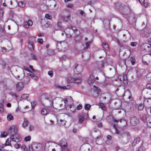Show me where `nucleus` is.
<instances>
[{
  "mask_svg": "<svg viewBox=\"0 0 151 151\" xmlns=\"http://www.w3.org/2000/svg\"><path fill=\"white\" fill-rule=\"evenodd\" d=\"M67 81L68 83H74L79 84L81 82V79L80 77L74 78L72 77H69L67 79Z\"/></svg>",
  "mask_w": 151,
  "mask_h": 151,
  "instance_id": "7ed1b4c3",
  "label": "nucleus"
},
{
  "mask_svg": "<svg viewBox=\"0 0 151 151\" xmlns=\"http://www.w3.org/2000/svg\"><path fill=\"white\" fill-rule=\"evenodd\" d=\"M110 21L108 19H106L104 20L103 23L105 27H107V28L110 27Z\"/></svg>",
  "mask_w": 151,
  "mask_h": 151,
  "instance_id": "a211bd4d",
  "label": "nucleus"
},
{
  "mask_svg": "<svg viewBox=\"0 0 151 151\" xmlns=\"http://www.w3.org/2000/svg\"><path fill=\"white\" fill-rule=\"evenodd\" d=\"M10 139H7L5 143V144H4V145H5V146H11V140Z\"/></svg>",
  "mask_w": 151,
  "mask_h": 151,
  "instance_id": "393cba45",
  "label": "nucleus"
},
{
  "mask_svg": "<svg viewBox=\"0 0 151 151\" xmlns=\"http://www.w3.org/2000/svg\"><path fill=\"white\" fill-rule=\"evenodd\" d=\"M147 79L148 81L151 82V73H149L147 74Z\"/></svg>",
  "mask_w": 151,
  "mask_h": 151,
  "instance_id": "4c0bfd02",
  "label": "nucleus"
},
{
  "mask_svg": "<svg viewBox=\"0 0 151 151\" xmlns=\"http://www.w3.org/2000/svg\"><path fill=\"white\" fill-rule=\"evenodd\" d=\"M19 6L21 7H23L25 6V4L22 1L19 2L18 3Z\"/></svg>",
  "mask_w": 151,
  "mask_h": 151,
  "instance_id": "603ef678",
  "label": "nucleus"
},
{
  "mask_svg": "<svg viewBox=\"0 0 151 151\" xmlns=\"http://www.w3.org/2000/svg\"><path fill=\"white\" fill-rule=\"evenodd\" d=\"M151 44L150 45L148 44L144 43L142 46L141 47L142 49L146 52H149L151 50Z\"/></svg>",
  "mask_w": 151,
  "mask_h": 151,
  "instance_id": "9d476101",
  "label": "nucleus"
},
{
  "mask_svg": "<svg viewBox=\"0 0 151 151\" xmlns=\"http://www.w3.org/2000/svg\"><path fill=\"white\" fill-rule=\"evenodd\" d=\"M84 116V115L83 114L78 115V117L79 120V123H81L83 122L85 119Z\"/></svg>",
  "mask_w": 151,
  "mask_h": 151,
  "instance_id": "6ab92c4d",
  "label": "nucleus"
},
{
  "mask_svg": "<svg viewBox=\"0 0 151 151\" xmlns=\"http://www.w3.org/2000/svg\"><path fill=\"white\" fill-rule=\"evenodd\" d=\"M31 137L30 136H28L24 138V141L27 142L30 141L31 140Z\"/></svg>",
  "mask_w": 151,
  "mask_h": 151,
  "instance_id": "473e14b6",
  "label": "nucleus"
},
{
  "mask_svg": "<svg viewBox=\"0 0 151 151\" xmlns=\"http://www.w3.org/2000/svg\"><path fill=\"white\" fill-rule=\"evenodd\" d=\"M28 47L29 49L31 51L33 50L34 49L33 43L32 42H31V43H29L28 45Z\"/></svg>",
  "mask_w": 151,
  "mask_h": 151,
  "instance_id": "b1692460",
  "label": "nucleus"
},
{
  "mask_svg": "<svg viewBox=\"0 0 151 151\" xmlns=\"http://www.w3.org/2000/svg\"><path fill=\"white\" fill-rule=\"evenodd\" d=\"M1 64L2 65V68L3 69H5L6 68V67L7 65H6V64L5 62L2 61Z\"/></svg>",
  "mask_w": 151,
  "mask_h": 151,
  "instance_id": "3c124183",
  "label": "nucleus"
},
{
  "mask_svg": "<svg viewBox=\"0 0 151 151\" xmlns=\"http://www.w3.org/2000/svg\"><path fill=\"white\" fill-rule=\"evenodd\" d=\"M82 106L81 105L79 104L77 107L76 109L77 110H80L82 109Z\"/></svg>",
  "mask_w": 151,
  "mask_h": 151,
  "instance_id": "69168bd1",
  "label": "nucleus"
},
{
  "mask_svg": "<svg viewBox=\"0 0 151 151\" xmlns=\"http://www.w3.org/2000/svg\"><path fill=\"white\" fill-rule=\"evenodd\" d=\"M31 78L35 80H37L39 79L38 77L35 76L34 74L32 75Z\"/></svg>",
  "mask_w": 151,
  "mask_h": 151,
  "instance_id": "052dcab7",
  "label": "nucleus"
},
{
  "mask_svg": "<svg viewBox=\"0 0 151 151\" xmlns=\"http://www.w3.org/2000/svg\"><path fill=\"white\" fill-rule=\"evenodd\" d=\"M95 81L93 75H90L88 80V84L91 85H92Z\"/></svg>",
  "mask_w": 151,
  "mask_h": 151,
  "instance_id": "dca6fc26",
  "label": "nucleus"
},
{
  "mask_svg": "<svg viewBox=\"0 0 151 151\" xmlns=\"http://www.w3.org/2000/svg\"><path fill=\"white\" fill-rule=\"evenodd\" d=\"M29 26H32L33 24L32 21L31 20H29L27 22Z\"/></svg>",
  "mask_w": 151,
  "mask_h": 151,
  "instance_id": "13d9d810",
  "label": "nucleus"
},
{
  "mask_svg": "<svg viewBox=\"0 0 151 151\" xmlns=\"http://www.w3.org/2000/svg\"><path fill=\"white\" fill-rule=\"evenodd\" d=\"M4 30V24H0V32H3Z\"/></svg>",
  "mask_w": 151,
  "mask_h": 151,
  "instance_id": "8fccbe9b",
  "label": "nucleus"
},
{
  "mask_svg": "<svg viewBox=\"0 0 151 151\" xmlns=\"http://www.w3.org/2000/svg\"><path fill=\"white\" fill-rule=\"evenodd\" d=\"M90 146L88 145H87L84 148V150L82 151H90Z\"/></svg>",
  "mask_w": 151,
  "mask_h": 151,
  "instance_id": "a19ab883",
  "label": "nucleus"
},
{
  "mask_svg": "<svg viewBox=\"0 0 151 151\" xmlns=\"http://www.w3.org/2000/svg\"><path fill=\"white\" fill-rule=\"evenodd\" d=\"M45 18L48 19H51L52 18V17L48 14H46L45 15Z\"/></svg>",
  "mask_w": 151,
  "mask_h": 151,
  "instance_id": "864d4df0",
  "label": "nucleus"
},
{
  "mask_svg": "<svg viewBox=\"0 0 151 151\" xmlns=\"http://www.w3.org/2000/svg\"><path fill=\"white\" fill-rule=\"evenodd\" d=\"M144 107V106L142 104H140L138 106V109L139 110L141 111L143 109Z\"/></svg>",
  "mask_w": 151,
  "mask_h": 151,
  "instance_id": "49530a36",
  "label": "nucleus"
},
{
  "mask_svg": "<svg viewBox=\"0 0 151 151\" xmlns=\"http://www.w3.org/2000/svg\"><path fill=\"white\" fill-rule=\"evenodd\" d=\"M29 96V95L28 94H24L21 95V97L24 99H27Z\"/></svg>",
  "mask_w": 151,
  "mask_h": 151,
  "instance_id": "72a5a7b5",
  "label": "nucleus"
},
{
  "mask_svg": "<svg viewBox=\"0 0 151 151\" xmlns=\"http://www.w3.org/2000/svg\"><path fill=\"white\" fill-rule=\"evenodd\" d=\"M91 105L88 104H86L84 106V109L86 110H88L91 107Z\"/></svg>",
  "mask_w": 151,
  "mask_h": 151,
  "instance_id": "e433bc0d",
  "label": "nucleus"
},
{
  "mask_svg": "<svg viewBox=\"0 0 151 151\" xmlns=\"http://www.w3.org/2000/svg\"><path fill=\"white\" fill-rule=\"evenodd\" d=\"M131 61L132 65H133L135 63V60L134 58L133 57H132L130 59Z\"/></svg>",
  "mask_w": 151,
  "mask_h": 151,
  "instance_id": "6e6d98bb",
  "label": "nucleus"
},
{
  "mask_svg": "<svg viewBox=\"0 0 151 151\" xmlns=\"http://www.w3.org/2000/svg\"><path fill=\"white\" fill-rule=\"evenodd\" d=\"M37 42L40 43L42 44L43 42V40L42 39L39 38L37 40Z\"/></svg>",
  "mask_w": 151,
  "mask_h": 151,
  "instance_id": "338daca9",
  "label": "nucleus"
},
{
  "mask_svg": "<svg viewBox=\"0 0 151 151\" xmlns=\"http://www.w3.org/2000/svg\"><path fill=\"white\" fill-rule=\"evenodd\" d=\"M73 101V99L70 96H67L65 99L63 100L65 105H66L68 102L72 103Z\"/></svg>",
  "mask_w": 151,
  "mask_h": 151,
  "instance_id": "2eb2a0df",
  "label": "nucleus"
},
{
  "mask_svg": "<svg viewBox=\"0 0 151 151\" xmlns=\"http://www.w3.org/2000/svg\"><path fill=\"white\" fill-rule=\"evenodd\" d=\"M48 74L51 77H52L53 76V72L51 70H50L48 71Z\"/></svg>",
  "mask_w": 151,
  "mask_h": 151,
  "instance_id": "774afa93",
  "label": "nucleus"
},
{
  "mask_svg": "<svg viewBox=\"0 0 151 151\" xmlns=\"http://www.w3.org/2000/svg\"><path fill=\"white\" fill-rule=\"evenodd\" d=\"M104 48L106 50H109V46L108 45L105 43H103L102 44Z\"/></svg>",
  "mask_w": 151,
  "mask_h": 151,
  "instance_id": "58836bf2",
  "label": "nucleus"
},
{
  "mask_svg": "<svg viewBox=\"0 0 151 151\" xmlns=\"http://www.w3.org/2000/svg\"><path fill=\"white\" fill-rule=\"evenodd\" d=\"M140 141V138L137 137L134 139L132 145H135L138 143Z\"/></svg>",
  "mask_w": 151,
  "mask_h": 151,
  "instance_id": "5701e85b",
  "label": "nucleus"
},
{
  "mask_svg": "<svg viewBox=\"0 0 151 151\" xmlns=\"http://www.w3.org/2000/svg\"><path fill=\"white\" fill-rule=\"evenodd\" d=\"M68 110L70 111L69 113L70 114L73 113L75 112L76 108L73 105H68L67 107Z\"/></svg>",
  "mask_w": 151,
  "mask_h": 151,
  "instance_id": "ddd939ff",
  "label": "nucleus"
},
{
  "mask_svg": "<svg viewBox=\"0 0 151 151\" xmlns=\"http://www.w3.org/2000/svg\"><path fill=\"white\" fill-rule=\"evenodd\" d=\"M121 5L120 4V3H116L114 5L115 7L118 9H120V6H121Z\"/></svg>",
  "mask_w": 151,
  "mask_h": 151,
  "instance_id": "c9c22d12",
  "label": "nucleus"
},
{
  "mask_svg": "<svg viewBox=\"0 0 151 151\" xmlns=\"http://www.w3.org/2000/svg\"><path fill=\"white\" fill-rule=\"evenodd\" d=\"M15 142H18L19 141H20L22 140V137L20 136L17 135L15 137Z\"/></svg>",
  "mask_w": 151,
  "mask_h": 151,
  "instance_id": "2f4dec72",
  "label": "nucleus"
},
{
  "mask_svg": "<svg viewBox=\"0 0 151 151\" xmlns=\"http://www.w3.org/2000/svg\"><path fill=\"white\" fill-rule=\"evenodd\" d=\"M98 105L100 106V108H101L102 109H103L104 110H106V108L105 107V105L103 103H100Z\"/></svg>",
  "mask_w": 151,
  "mask_h": 151,
  "instance_id": "7c9ffc66",
  "label": "nucleus"
},
{
  "mask_svg": "<svg viewBox=\"0 0 151 151\" xmlns=\"http://www.w3.org/2000/svg\"><path fill=\"white\" fill-rule=\"evenodd\" d=\"M8 49H9V50L12 48V45L10 42H9L7 44Z\"/></svg>",
  "mask_w": 151,
  "mask_h": 151,
  "instance_id": "4d7b16f0",
  "label": "nucleus"
},
{
  "mask_svg": "<svg viewBox=\"0 0 151 151\" xmlns=\"http://www.w3.org/2000/svg\"><path fill=\"white\" fill-rule=\"evenodd\" d=\"M147 126L151 128V116L148 117L147 118Z\"/></svg>",
  "mask_w": 151,
  "mask_h": 151,
  "instance_id": "4be33fe9",
  "label": "nucleus"
},
{
  "mask_svg": "<svg viewBox=\"0 0 151 151\" xmlns=\"http://www.w3.org/2000/svg\"><path fill=\"white\" fill-rule=\"evenodd\" d=\"M121 13L124 15H127L129 14L130 12V10L129 7L127 6H125L122 9L120 10Z\"/></svg>",
  "mask_w": 151,
  "mask_h": 151,
  "instance_id": "1a4fd4ad",
  "label": "nucleus"
},
{
  "mask_svg": "<svg viewBox=\"0 0 151 151\" xmlns=\"http://www.w3.org/2000/svg\"><path fill=\"white\" fill-rule=\"evenodd\" d=\"M73 30L76 35H79L80 33L78 29H73Z\"/></svg>",
  "mask_w": 151,
  "mask_h": 151,
  "instance_id": "79ce46f5",
  "label": "nucleus"
},
{
  "mask_svg": "<svg viewBox=\"0 0 151 151\" xmlns=\"http://www.w3.org/2000/svg\"><path fill=\"white\" fill-rule=\"evenodd\" d=\"M31 56L32 58L33 59L35 60H37V58L36 55L33 53H32L31 54Z\"/></svg>",
  "mask_w": 151,
  "mask_h": 151,
  "instance_id": "09e8293b",
  "label": "nucleus"
},
{
  "mask_svg": "<svg viewBox=\"0 0 151 151\" xmlns=\"http://www.w3.org/2000/svg\"><path fill=\"white\" fill-rule=\"evenodd\" d=\"M78 11L79 13L82 16H84L85 15V14L84 12V11L82 10L79 9L78 10Z\"/></svg>",
  "mask_w": 151,
  "mask_h": 151,
  "instance_id": "a18cd8bd",
  "label": "nucleus"
},
{
  "mask_svg": "<svg viewBox=\"0 0 151 151\" xmlns=\"http://www.w3.org/2000/svg\"><path fill=\"white\" fill-rule=\"evenodd\" d=\"M137 151H144V148L143 146H140L138 150Z\"/></svg>",
  "mask_w": 151,
  "mask_h": 151,
  "instance_id": "0e129e2a",
  "label": "nucleus"
},
{
  "mask_svg": "<svg viewBox=\"0 0 151 151\" xmlns=\"http://www.w3.org/2000/svg\"><path fill=\"white\" fill-rule=\"evenodd\" d=\"M36 147L37 148V147L35 146V144H33L32 145H30L29 147V149L30 151H33V148L34 147Z\"/></svg>",
  "mask_w": 151,
  "mask_h": 151,
  "instance_id": "f704fd0d",
  "label": "nucleus"
},
{
  "mask_svg": "<svg viewBox=\"0 0 151 151\" xmlns=\"http://www.w3.org/2000/svg\"><path fill=\"white\" fill-rule=\"evenodd\" d=\"M30 81V78L29 77H26L24 78V82L25 84H27Z\"/></svg>",
  "mask_w": 151,
  "mask_h": 151,
  "instance_id": "bb28decb",
  "label": "nucleus"
},
{
  "mask_svg": "<svg viewBox=\"0 0 151 151\" xmlns=\"http://www.w3.org/2000/svg\"><path fill=\"white\" fill-rule=\"evenodd\" d=\"M83 70V66L81 65H77L74 69V73L77 74L80 73Z\"/></svg>",
  "mask_w": 151,
  "mask_h": 151,
  "instance_id": "0eeeda50",
  "label": "nucleus"
},
{
  "mask_svg": "<svg viewBox=\"0 0 151 151\" xmlns=\"http://www.w3.org/2000/svg\"><path fill=\"white\" fill-rule=\"evenodd\" d=\"M60 88L62 89L65 90H69L71 89V87L69 85H67L66 86H61L60 87Z\"/></svg>",
  "mask_w": 151,
  "mask_h": 151,
  "instance_id": "c85d7f7f",
  "label": "nucleus"
},
{
  "mask_svg": "<svg viewBox=\"0 0 151 151\" xmlns=\"http://www.w3.org/2000/svg\"><path fill=\"white\" fill-rule=\"evenodd\" d=\"M23 69L24 70H27L29 72H30V70L28 68V67H27V66H24L23 67V69H22V73L20 74V75L18 76H15V77L17 78H18L19 79H21L24 76V72L23 70Z\"/></svg>",
  "mask_w": 151,
  "mask_h": 151,
  "instance_id": "6e6552de",
  "label": "nucleus"
},
{
  "mask_svg": "<svg viewBox=\"0 0 151 151\" xmlns=\"http://www.w3.org/2000/svg\"><path fill=\"white\" fill-rule=\"evenodd\" d=\"M28 124V121L26 119H24V121L22 124L23 127H25L27 126Z\"/></svg>",
  "mask_w": 151,
  "mask_h": 151,
  "instance_id": "c03bdc74",
  "label": "nucleus"
},
{
  "mask_svg": "<svg viewBox=\"0 0 151 151\" xmlns=\"http://www.w3.org/2000/svg\"><path fill=\"white\" fill-rule=\"evenodd\" d=\"M48 113V111L45 108H42L41 110V114L43 115H46Z\"/></svg>",
  "mask_w": 151,
  "mask_h": 151,
  "instance_id": "412c9836",
  "label": "nucleus"
},
{
  "mask_svg": "<svg viewBox=\"0 0 151 151\" xmlns=\"http://www.w3.org/2000/svg\"><path fill=\"white\" fill-rule=\"evenodd\" d=\"M91 43V41H89L88 42H86V47L85 48V49H86L87 48H88L89 47V45Z\"/></svg>",
  "mask_w": 151,
  "mask_h": 151,
  "instance_id": "5fc2aeb1",
  "label": "nucleus"
},
{
  "mask_svg": "<svg viewBox=\"0 0 151 151\" xmlns=\"http://www.w3.org/2000/svg\"><path fill=\"white\" fill-rule=\"evenodd\" d=\"M50 145V143L47 142L46 143L45 146V150L46 151V149H47L48 147H49Z\"/></svg>",
  "mask_w": 151,
  "mask_h": 151,
  "instance_id": "e2e57ef3",
  "label": "nucleus"
},
{
  "mask_svg": "<svg viewBox=\"0 0 151 151\" xmlns=\"http://www.w3.org/2000/svg\"><path fill=\"white\" fill-rule=\"evenodd\" d=\"M29 43H33L35 41V37H31L29 39Z\"/></svg>",
  "mask_w": 151,
  "mask_h": 151,
  "instance_id": "cd10ccee",
  "label": "nucleus"
},
{
  "mask_svg": "<svg viewBox=\"0 0 151 151\" xmlns=\"http://www.w3.org/2000/svg\"><path fill=\"white\" fill-rule=\"evenodd\" d=\"M24 87V85L22 83L19 82L18 83L16 86L17 90L18 91H20L22 90Z\"/></svg>",
  "mask_w": 151,
  "mask_h": 151,
  "instance_id": "4468645a",
  "label": "nucleus"
},
{
  "mask_svg": "<svg viewBox=\"0 0 151 151\" xmlns=\"http://www.w3.org/2000/svg\"><path fill=\"white\" fill-rule=\"evenodd\" d=\"M144 104L145 106L147 108H151V99H147L144 101Z\"/></svg>",
  "mask_w": 151,
  "mask_h": 151,
  "instance_id": "9b49d317",
  "label": "nucleus"
},
{
  "mask_svg": "<svg viewBox=\"0 0 151 151\" xmlns=\"http://www.w3.org/2000/svg\"><path fill=\"white\" fill-rule=\"evenodd\" d=\"M137 42H132L130 43V45L132 47H135L137 45Z\"/></svg>",
  "mask_w": 151,
  "mask_h": 151,
  "instance_id": "bf43d9fd",
  "label": "nucleus"
},
{
  "mask_svg": "<svg viewBox=\"0 0 151 151\" xmlns=\"http://www.w3.org/2000/svg\"><path fill=\"white\" fill-rule=\"evenodd\" d=\"M1 51L3 52H6L9 51V49H8L4 47H1Z\"/></svg>",
  "mask_w": 151,
  "mask_h": 151,
  "instance_id": "37998d69",
  "label": "nucleus"
},
{
  "mask_svg": "<svg viewBox=\"0 0 151 151\" xmlns=\"http://www.w3.org/2000/svg\"><path fill=\"white\" fill-rule=\"evenodd\" d=\"M61 18L62 20H64L66 22H68L70 20V16L68 15L66 17L61 16Z\"/></svg>",
  "mask_w": 151,
  "mask_h": 151,
  "instance_id": "a878e982",
  "label": "nucleus"
},
{
  "mask_svg": "<svg viewBox=\"0 0 151 151\" xmlns=\"http://www.w3.org/2000/svg\"><path fill=\"white\" fill-rule=\"evenodd\" d=\"M66 121L64 119H60V120H57V122L58 124L60 126H64L66 122Z\"/></svg>",
  "mask_w": 151,
  "mask_h": 151,
  "instance_id": "aec40b11",
  "label": "nucleus"
},
{
  "mask_svg": "<svg viewBox=\"0 0 151 151\" xmlns=\"http://www.w3.org/2000/svg\"><path fill=\"white\" fill-rule=\"evenodd\" d=\"M142 60L145 65H151V54L144 56L142 58Z\"/></svg>",
  "mask_w": 151,
  "mask_h": 151,
  "instance_id": "f03ea898",
  "label": "nucleus"
},
{
  "mask_svg": "<svg viewBox=\"0 0 151 151\" xmlns=\"http://www.w3.org/2000/svg\"><path fill=\"white\" fill-rule=\"evenodd\" d=\"M57 47L60 51H65L68 49L67 43L64 41L58 42L57 44Z\"/></svg>",
  "mask_w": 151,
  "mask_h": 151,
  "instance_id": "f257e3e1",
  "label": "nucleus"
},
{
  "mask_svg": "<svg viewBox=\"0 0 151 151\" xmlns=\"http://www.w3.org/2000/svg\"><path fill=\"white\" fill-rule=\"evenodd\" d=\"M93 88L94 89L93 92L94 93H96V96H97L99 95V93L101 92V90L99 87L95 86H93Z\"/></svg>",
  "mask_w": 151,
  "mask_h": 151,
  "instance_id": "f3484780",
  "label": "nucleus"
},
{
  "mask_svg": "<svg viewBox=\"0 0 151 151\" xmlns=\"http://www.w3.org/2000/svg\"><path fill=\"white\" fill-rule=\"evenodd\" d=\"M51 146L55 147L54 148H52L51 147H49V149L52 150V151H62L63 150V148L59 145L55 143L52 144Z\"/></svg>",
  "mask_w": 151,
  "mask_h": 151,
  "instance_id": "423d86ee",
  "label": "nucleus"
},
{
  "mask_svg": "<svg viewBox=\"0 0 151 151\" xmlns=\"http://www.w3.org/2000/svg\"><path fill=\"white\" fill-rule=\"evenodd\" d=\"M139 123V120L136 117H132L130 120V123L131 124L134 126L137 125Z\"/></svg>",
  "mask_w": 151,
  "mask_h": 151,
  "instance_id": "f8f14e48",
  "label": "nucleus"
},
{
  "mask_svg": "<svg viewBox=\"0 0 151 151\" xmlns=\"http://www.w3.org/2000/svg\"><path fill=\"white\" fill-rule=\"evenodd\" d=\"M5 146V145L4 144L0 145V151H5L4 147Z\"/></svg>",
  "mask_w": 151,
  "mask_h": 151,
  "instance_id": "de8ad7c7",
  "label": "nucleus"
},
{
  "mask_svg": "<svg viewBox=\"0 0 151 151\" xmlns=\"http://www.w3.org/2000/svg\"><path fill=\"white\" fill-rule=\"evenodd\" d=\"M7 135V133L6 132H3L1 133V137H6Z\"/></svg>",
  "mask_w": 151,
  "mask_h": 151,
  "instance_id": "ea45409f",
  "label": "nucleus"
},
{
  "mask_svg": "<svg viewBox=\"0 0 151 151\" xmlns=\"http://www.w3.org/2000/svg\"><path fill=\"white\" fill-rule=\"evenodd\" d=\"M36 102H31V106L32 108H35V106L36 105Z\"/></svg>",
  "mask_w": 151,
  "mask_h": 151,
  "instance_id": "680f3d73",
  "label": "nucleus"
},
{
  "mask_svg": "<svg viewBox=\"0 0 151 151\" xmlns=\"http://www.w3.org/2000/svg\"><path fill=\"white\" fill-rule=\"evenodd\" d=\"M18 128L17 126H13L10 127L9 129L8 133L10 134L11 137H13L14 134L17 132Z\"/></svg>",
  "mask_w": 151,
  "mask_h": 151,
  "instance_id": "39448f33",
  "label": "nucleus"
},
{
  "mask_svg": "<svg viewBox=\"0 0 151 151\" xmlns=\"http://www.w3.org/2000/svg\"><path fill=\"white\" fill-rule=\"evenodd\" d=\"M59 145L63 148L64 151L68 150L67 148V141L65 138H63L60 140Z\"/></svg>",
  "mask_w": 151,
  "mask_h": 151,
  "instance_id": "20e7f679",
  "label": "nucleus"
},
{
  "mask_svg": "<svg viewBox=\"0 0 151 151\" xmlns=\"http://www.w3.org/2000/svg\"><path fill=\"white\" fill-rule=\"evenodd\" d=\"M7 120L9 121H11L13 120L14 117L11 114H9L7 116Z\"/></svg>",
  "mask_w": 151,
  "mask_h": 151,
  "instance_id": "c756f323",
  "label": "nucleus"
}]
</instances>
